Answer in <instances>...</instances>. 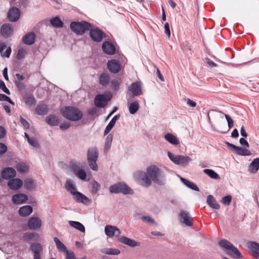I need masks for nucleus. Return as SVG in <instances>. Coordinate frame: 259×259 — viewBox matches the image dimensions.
I'll return each mask as SVG.
<instances>
[{
  "mask_svg": "<svg viewBox=\"0 0 259 259\" xmlns=\"http://www.w3.org/2000/svg\"><path fill=\"white\" fill-rule=\"evenodd\" d=\"M33 211L32 207L30 205H24L18 210L19 215L22 217H27L29 216Z\"/></svg>",
  "mask_w": 259,
  "mask_h": 259,
  "instance_id": "5701e85b",
  "label": "nucleus"
},
{
  "mask_svg": "<svg viewBox=\"0 0 259 259\" xmlns=\"http://www.w3.org/2000/svg\"><path fill=\"white\" fill-rule=\"evenodd\" d=\"M30 250L33 253V259H40L42 253V246L39 243H33L30 246Z\"/></svg>",
  "mask_w": 259,
  "mask_h": 259,
  "instance_id": "dca6fc26",
  "label": "nucleus"
},
{
  "mask_svg": "<svg viewBox=\"0 0 259 259\" xmlns=\"http://www.w3.org/2000/svg\"><path fill=\"white\" fill-rule=\"evenodd\" d=\"M112 87L115 89L117 90L119 88L120 82L116 79L112 80L111 81Z\"/></svg>",
  "mask_w": 259,
  "mask_h": 259,
  "instance_id": "e2e57ef3",
  "label": "nucleus"
},
{
  "mask_svg": "<svg viewBox=\"0 0 259 259\" xmlns=\"http://www.w3.org/2000/svg\"><path fill=\"white\" fill-rule=\"evenodd\" d=\"M181 180L184 183V184L188 188L192 190H195L196 191H199V188L193 182H191L183 178H181Z\"/></svg>",
  "mask_w": 259,
  "mask_h": 259,
  "instance_id": "a19ab883",
  "label": "nucleus"
},
{
  "mask_svg": "<svg viewBox=\"0 0 259 259\" xmlns=\"http://www.w3.org/2000/svg\"><path fill=\"white\" fill-rule=\"evenodd\" d=\"M65 188L66 190L69 191L70 193H71L72 195L75 194L77 191L76 190V188L71 180H67L66 184H65Z\"/></svg>",
  "mask_w": 259,
  "mask_h": 259,
  "instance_id": "c9c22d12",
  "label": "nucleus"
},
{
  "mask_svg": "<svg viewBox=\"0 0 259 259\" xmlns=\"http://www.w3.org/2000/svg\"><path fill=\"white\" fill-rule=\"evenodd\" d=\"M105 233L109 238L113 237H120V231L116 227L111 225H107L105 227Z\"/></svg>",
  "mask_w": 259,
  "mask_h": 259,
  "instance_id": "9b49d317",
  "label": "nucleus"
},
{
  "mask_svg": "<svg viewBox=\"0 0 259 259\" xmlns=\"http://www.w3.org/2000/svg\"><path fill=\"white\" fill-rule=\"evenodd\" d=\"M203 172L211 179L214 180H219L220 179L219 175L212 169H205L203 170Z\"/></svg>",
  "mask_w": 259,
  "mask_h": 259,
  "instance_id": "ea45409f",
  "label": "nucleus"
},
{
  "mask_svg": "<svg viewBox=\"0 0 259 259\" xmlns=\"http://www.w3.org/2000/svg\"><path fill=\"white\" fill-rule=\"evenodd\" d=\"M35 35L34 33L29 32L23 37V42L27 45H32L35 41Z\"/></svg>",
  "mask_w": 259,
  "mask_h": 259,
  "instance_id": "c85d7f7f",
  "label": "nucleus"
},
{
  "mask_svg": "<svg viewBox=\"0 0 259 259\" xmlns=\"http://www.w3.org/2000/svg\"><path fill=\"white\" fill-rule=\"evenodd\" d=\"M164 138L166 141L171 144L177 145L180 143L179 139L175 135L170 133H167L165 135Z\"/></svg>",
  "mask_w": 259,
  "mask_h": 259,
  "instance_id": "473e14b6",
  "label": "nucleus"
},
{
  "mask_svg": "<svg viewBox=\"0 0 259 259\" xmlns=\"http://www.w3.org/2000/svg\"><path fill=\"white\" fill-rule=\"evenodd\" d=\"M219 245L227 254L231 257L234 258L242 257L241 254L238 249L228 241L222 239L219 241Z\"/></svg>",
  "mask_w": 259,
  "mask_h": 259,
  "instance_id": "7ed1b4c3",
  "label": "nucleus"
},
{
  "mask_svg": "<svg viewBox=\"0 0 259 259\" xmlns=\"http://www.w3.org/2000/svg\"><path fill=\"white\" fill-rule=\"evenodd\" d=\"M139 104L137 101H135L130 103L128 105L130 113L134 114L137 112L139 109Z\"/></svg>",
  "mask_w": 259,
  "mask_h": 259,
  "instance_id": "79ce46f5",
  "label": "nucleus"
},
{
  "mask_svg": "<svg viewBox=\"0 0 259 259\" xmlns=\"http://www.w3.org/2000/svg\"><path fill=\"white\" fill-rule=\"evenodd\" d=\"M247 247L251 251L252 255L256 258H259V243L250 241L247 243Z\"/></svg>",
  "mask_w": 259,
  "mask_h": 259,
  "instance_id": "a211bd4d",
  "label": "nucleus"
},
{
  "mask_svg": "<svg viewBox=\"0 0 259 259\" xmlns=\"http://www.w3.org/2000/svg\"><path fill=\"white\" fill-rule=\"evenodd\" d=\"M70 126V124L68 122H64L60 124V128L62 130H66L68 129Z\"/></svg>",
  "mask_w": 259,
  "mask_h": 259,
  "instance_id": "0e129e2a",
  "label": "nucleus"
},
{
  "mask_svg": "<svg viewBox=\"0 0 259 259\" xmlns=\"http://www.w3.org/2000/svg\"><path fill=\"white\" fill-rule=\"evenodd\" d=\"M0 89L7 95H10V91L7 89L5 82L2 80H0Z\"/></svg>",
  "mask_w": 259,
  "mask_h": 259,
  "instance_id": "6e6d98bb",
  "label": "nucleus"
},
{
  "mask_svg": "<svg viewBox=\"0 0 259 259\" xmlns=\"http://www.w3.org/2000/svg\"><path fill=\"white\" fill-rule=\"evenodd\" d=\"M69 224L71 227L77 229L78 230L80 231V232H85L84 227L80 223H79L78 222H76V221H69Z\"/></svg>",
  "mask_w": 259,
  "mask_h": 259,
  "instance_id": "58836bf2",
  "label": "nucleus"
},
{
  "mask_svg": "<svg viewBox=\"0 0 259 259\" xmlns=\"http://www.w3.org/2000/svg\"><path fill=\"white\" fill-rule=\"evenodd\" d=\"M135 179L141 180L142 185L148 187L152 184V182L161 186L165 183V179L162 176V171L158 166L152 165L147 168L146 172L138 171L134 174Z\"/></svg>",
  "mask_w": 259,
  "mask_h": 259,
  "instance_id": "f257e3e1",
  "label": "nucleus"
},
{
  "mask_svg": "<svg viewBox=\"0 0 259 259\" xmlns=\"http://www.w3.org/2000/svg\"><path fill=\"white\" fill-rule=\"evenodd\" d=\"M73 198L78 202L88 205L91 203V200L85 195L79 192H76L73 195Z\"/></svg>",
  "mask_w": 259,
  "mask_h": 259,
  "instance_id": "4be33fe9",
  "label": "nucleus"
},
{
  "mask_svg": "<svg viewBox=\"0 0 259 259\" xmlns=\"http://www.w3.org/2000/svg\"><path fill=\"white\" fill-rule=\"evenodd\" d=\"M42 226L41 220L37 217L30 218L27 223V226L30 230H37Z\"/></svg>",
  "mask_w": 259,
  "mask_h": 259,
  "instance_id": "f8f14e48",
  "label": "nucleus"
},
{
  "mask_svg": "<svg viewBox=\"0 0 259 259\" xmlns=\"http://www.w3.org/2000/svg\"><path fill=\"white\" fill-rule=\"evenodd\" d=\"M102 49L104 53L109 55H112L115 53L114 47L109 42H104L102 45Z\"/></svg>",
  "mask_w": 259,
  "mask_h": 259,
  "instance_id": "bb28decb",
  "label": "nucleus"
},
{
  "mask_svg": "<svg viewBox=\"0 0 259 259\" xmlns=\"http://www.w3.org/2000/svg\"><path fill=\"white\" fill-rule=\"evenodd\" d=\"M61 113L65 118L73 121H78L83 116L82 111L79 108L73 106H67L62 108Z\"/></svg>",
  "mask_w": 259,
  "mask_h": 259,
  "instance_id": "f03ea898",
  "label": "nucleus"
},
{
  "mask_svg": "<svg viewBox=\"0 0 259 259\" xmlns=\"http://www.w3.org/2000/svg\"><path fill=\"white\" fill-rule=\"evenodd\" d=\"M227 145L233 148L234 151L237 154L242 156H249L251 155V152L248 149L241 147L236 146L232 144L227 142Z\"/></svg>",
  "mask_w": 259,
  "mask_h": 259,
  "instance_id": "f3484780",
  "label": "nucleus"
},
{
  "mask_svg": "<svg viewBox=\"0 0 259 259\" xmlns=\"http://www.w3.org/2000/svg\"><path fill=\"white\" fill-rule=\"evenodd\" d=\"M224 116H225V117L227 120V121L228 122V130H227V131H228L229 129H230L231 128H232L233 126L234 122H233V120H232V119L229 115H228L227 114H225Z\"/></svg>",
  "mask_w": 259,
  "mask_h": 259,
  "instance_id": "4d7b16f0",
  "label": "nucleus"
},
{
  "mask_svg": "<svg viewBox=\"0 0 259 259\" xmlns=\"http://www.w3.org/2000/svg\"><path fill=\"white\" fill-rule=\"evenodd\" d=\"M20 10L15 7L12 8L8 13V17L11 22L17 21L20 17Z\"/></svg>",
  "mask_w": 259,
  "mask_h": 259,
  "instance_id": "6ab92c4d",
  "label": "nucleus"
},
{
  "mask_svg": "<svg viewBox=\"0 0 259 259\" xmlns=\"http://www.w3.org/2000/svg\"><path fill=\"white\" fill-rule=\"evenodd\" d=\"M24 187L27 190L33 191L36 189V184L33 180L27 178L24 181Z\"/></svg>",
  "mask_w": 259,
  "mask_h": 259,
  "instance_id": "cd10ccee",
  "label": "nucleus"
},
{
  "mask_svg": "<svg viewBox=\"0 0 259 259\" xmlns=\"http://www.w3.org/2000/svg\"><path fill=\"white\" fill-rule=\"evenodd\" d=\"M34 233L31 232H26L24 234L23 238L24 240H30L34 238Z\"/></svg>",
  "mask_w": 259,
  "mask_h": 259,
  "instance_id": "bf43d9fd",
  "label": "nucleus"
},
{
  "mask_svg": "<svg viewBox=\"0 0 259 259\" xmlns=\"http://www.w3.org/2000/svg\"><path fill=\"white\" fill-rule=\"evenodd\" d=\"M167 155L172 162L182 166H186L192 161L191 158L188 156L174 155L169 151L167 152Z\"/></svg>",
  "mask_w": 259,
  "mask_h": 259,
  "instance_id": "39448f33",
  "label": "nucleus"
},
{
  "mask_svg": "<svg viewBox=\"0 0 259 259\" xmlns=\"http://www.w3.org/2000/svg\"><path fill=\"white\" fill-rule=\"evenodd\" d=\"M128 92L132 96H139L142 94L141 84L140 82L137 81L133 83L128 87Z\"/></svg>",
  "mask_w": 259,
  "mask_h": 259,
  "instance_id": "1a4fd4ad",
  "label": "nucleus"
},
{
  "mask_svg": "<svg viewBox=\"0 0 259 259\" xmlns=\"http://www.w3.org/2000/svg\"><path fill=\"white\" fill-rule=\"evenodd\" d=\"M16 176V171L12 167H6L1 172V176L4 180H10Z\"/></svg>",
  "mask_w": 259,
  "mask_h": 259,
  "instance_id": "ddd939ff",
  "label": "nucleus"
},
{
  "mask_svg": "<svg viewBox=\"0 0 259 259\" xmlns=\"http://www.w3.org/2000/svg\"><path fill=\"white\" fill-rule=\"evenodd\" d=\"M28 199L27 195L23 193L14 194L12 197V202L16 205H21L25 203Z\"/></svg>",
  "mask_w": 259,
  "mask_h": 259,
  "instance_id": "2eb2a0df",
  "label": "nucleus"
},
{
  "mask_svg": "<svg viewBox=\"0 0 259 259\" xmlns=\"http://www.w3.org/2000/svg\"><path fill=\"white\" fill-rule=\"evenodd\" d=\"M101 251L103 253L109 255H118L120 252L119 249L112 248H103Z\"/></svg>",
  "mask_w": 259,
  "mask_h": 259,
  "instance_id": "e433bc0d",
  "label": "nucleus"
},
{
  "mask_svg": "<svg viewBox=\"0 0 259 259\" xmlns=\"http://www.w3.org/2000/svg\"><path fill=\"white\" fill-rule=\"evenodd\" d=\"M64 253L66 255V259H76L73 251L67 250V251Z\"/></svg>",
  "mask_w": 259,
  "mask_h": 259,
  "instance_id": "052dcab7",
  "label": "nucleus"
},
{
  "mask_svg": "<svg viewBox=\"0 0 259 259\" xmlns=\"http://www.w3.org/2000/svg\"><path fill=\"white\" fill-rule=\"evenodd\" d=\"M164 29L166 34L168 36V37H169L170 36V31L169 24L167 22L165 23L164 24Z\"/></svg>",
  "mask_w": 259,
  "mask_h": 259,
  "instance_id": "338daca9",
  "label": "nucleus"
},
{
  "mask_svg": "<svg viewBox=\"0 0 259 259\" xmlns=\"http://www.w3.org/2000/svg\"><path fill=\"white\" fill-rule=\"evenodd\" d=\"M7 150V146L3 143H0V154H3L6 152Z\"/></svg>",
  "mask_w": 259,
  "mask_h": 259,
  "instance_id": "774afa93",
  "label": "nucleus"
},
{
  "mask_svg": "<svg viewBox=\"0 0 259 259\" xmlns=\"http://www.w3.org/2000/svg\"><path fill=\"white\" fill-rule=\"evenodd\" d=\"M231 199H232L231 196L227 195L222 198V202L225 205H229L231 203Z\"/></svg>",
  "mask_w": 259,
  "mask_h": 259,
  "instance_id": "13d9d810",
  "label": "nucleus"
},
{
  "mask_svg": "<svg viewBox=\"0 0 259 259\" xmlns=\"http://www.w3.org/2000/svg\"><path fill=\"white\" fill-rule=\"evenodd\" d=\"M2 35L6 37L11 36L13 33V29L11 25L5 24L2 25L1 29Z\"/></svg>",
  "mask_w": 259,
  "mask_h": 259,
  "instance_id": "b1692460",
  "label": "nucleus"
},
{
  "mask_svg": "<svg viewBox=\"0 0 259 259\" xmlns=\"http://www.w3.org/2000/svg\"><path fill=\"white\" fill-rule=\"evenodd\" d=\"M0 101H7L13 105L15 104L14 102L9 97L2 94H0Z\"/></svg>",
  "mask_w": 259,
  "mask_h": 259,
  "instance_id": "5fc2aeb1",
  "label": "nucleus"
},
{
  "mask_svg": "<svg viewBox=\"0 0 259 259\" xmlns=\"http://www.w3.org/2000/svg\"><path fill=\"white\" fill-rule=\"evenodd\" d=\"M11 53L10 47H7L6 44L0 43V53L2 57L9 58Z\"/></svg>",
  "mask_w": 259,
  "mask_h": 259,
  "instance_id": "a878e982",
  "label": "nucleus"
},
{
  "mask_svg": "<svg viewBox=\"0 0 259 259\" xmlns=\"http://www.w3.org/2000/svg\"><path fill=\"white\" fill-rule=\"evenodd\" d=\"M92 190L93 194H96L100 189V185L96 181H93L91 183Z\"/></svg>",
  "mask_w": 259,
  "mask_h": 259,
  "instance_id": "8fccbe9b",
  "label": "nucleus"
},
{
  "mask_svg": "<svg viewBox=\"0 0 259 259\" xmlns=\"http://www.w3.org/2000/svg\"><path fill=\"white\" fill-rule=\"evenodd\" d=\"M23 181L19 178H13L8 182L7 186L11 190L17 191L20 189L22 185Z\"/></svg>",
  "mask_w": 259,
  "mask_h": 259,
  "instance_id": "4468645a",
  "label": "nucleus"
},
{
  "mask_svg": "<svg viewBox=\"0 0 259 259\" xmlns=\"http://www.w3.org/2000/svg\"><path fill=\"white\" fill-rule=\"evenodd\" d=\"M112 138L113 136L111 134L109 135L107 137L105 143V151H107L110 148L112 141Z\"/></svg>",
  "mask_w": 259,
  "mask_h": 259,
  "instance_id": "09e8293b",
  "label": "nucleus"
},
{
  "mask_svg": "<svg viewBox=\"0 0 259 259\" xmlns=\"http://www.w3.org/2000/svg\"><path fill=\"white\" fill-rule=\"evenodd\" d=\"M75 175L77 177H78L79 179L84 180L87 177V174L85 171L83 169H80L78 170L76 173Z\"/></svg>",
  "mask_w": 259,
  "mask_h": 259,
  "instance_id": "603ef678",
  "label": "nucleus"
},
{
  "mask_svg": "<svg viewBox=\"0 0 259 259\" xmlns=\"http://www.w3.org/2000/svg\"><path fill=\"white\" fill-rule=\"evenodd\" d=\"M20 122L25 128H28L29 127V124L27 121L24 119L22 116L20 117Z\"/></svg>",
  "mask_w": 259,
  "mask_h": 259,
  "instance_id": "69168bd1",
  "label": "nucleus"
},
{
  "mask_svg": "<svg viewBox=\"0 0 259 259\" xmlns=\"http://www.w3.org/2000/svg\"><path fill=\"white\" fill-rule=\"evenodd\" d=\"M98 152L96 148H90L87 152V160L91 168L97 171L98 169L97 161L98 158Z\"/></svg>",
  "mask_w": 259,
  "mask_h": 259,
  "instance_id": "20e7f679",
  "label": "nucleus"
},
{
  "mask_svg": "<svg viewBox=\"0 0 259 259\" xmlns=\"http://www.w3.org/2000/svg\"><path fill=\"white\" fill-rule=\"evenodd\" d=\"M50 23L52 26L57 28L63 27V23L58 17H56L50 20Z\"/></svg>",
  "mask_w": 259,
  "mask_h": 259,
  "instance_id": "c03bdc74",
  "label": "nucleus"
},
{
  "mask_svg": "<svg viewBox=\"0 0 259 259\" xmlns=\"http://www.w3.org/2000/svg\"><path fill=\"white\" fill-rule=\"evenodd\" d=\"M90 35L93 40L96 42H100L105 36V33L98 28H90Z\"/></svg>",
  "mask_w": 259,
  "mask_h": 259,
  "instance_id": "9d476101",
  "label": "nucleus"
},
{
  "mask_svg": "<svg viewBox=\"0 0 259 259\" xmlns=\"http://www.w3.org/2000/svg\"><path fill=\"white\" fill-rule=\"evenodd\" d=\"M73 198L78 202L88 205L91 203V200L85 195L79 192H76L73 195Z\"/></svg>",
  "mask_w": 259,
  "mask_h": 259,
  "instance_id": "412c9836",
  "label": "nucleus"
},
{
  "mask_svg": "<svg viewBox=\"0 0 259 259\" xmlns=\"http://www.w3.org/2000/svg\"><path fill=\"white\" fill-rule=\"evenodd\" d=\"M95 104L98 107H103L107 102L106 98L102 95H97L94 100Z\"/></svg>",
  "mask_w": 259,
  "mask_h": 259,
  "instance_id": "c756f323",
  "label": "nucleus"
},
{
  "mask_svg": "<svg viewBox=\"0 0 259 259\" xmlns=\"http://www.w3.org/2000/svg\"><path fill=\"white\" fill-rule=\"evenodd\" d=\"M91 27L90 23L82 21L81 22H73L70 24L71 29L75 33L81 35L87 30H89Z\"/></svg>",
  "mask_w": 259,
  "mask_h": 259,
  "instance_id": "423d86ee",
  "label": "nucleus"
},
{
  "mask_svg": "<svg viewBox=\"0 0 259 259\" xmlns=\"http://www.w3.org/2000/svg\"><path fill=\"white\" fill-rule=\"evenodd\" d=\"M26 54V51L23 49H20L18 51L17 57L18 59L21 60L23 59Z\"/></svg>",
  "mask_w": 259,
  "mask_h": 259,
  "instance_id": "864d4df0",
  "label": "nucleus"
},
{
  "mask_svg": "<svg viewBox=\"0 0 259 259\" xmlns=\"http://www.w3.org/2000/svg\"><path fill=\"white\" fill-rule=\"evenodd\" d=\"M180 222L186 226L190 227L192 225L193 218L189 213L185 210H182L179 215Z\"/></svg>",
  "mask_w": 259,
  "mask_h": 259,
  "instance_id": "6e6552de",
  "label": "nucleus"
},
{
  "mask_svg": "<svg viewBox=\"0 0 259 259\" xmlns=\"http://www.w3.org/2000/svg\"><path fill=\"white\" fill-rule=\"evenodd\" d=\"M141 219L147 223L154 226H156L157 225V223L155 222V221L149 216H144L141 218Z\"/></svg>",
  "mask_w": 259,
  "mask_h": 259,
  "instance_id": "3c124183",
  "label": "nucleus"
},
{
  "mask_svg": "<svg viewBox=\"0 0 259 259\" xmlns=\"http://www.w3.org/2000/svg\"><path fill=\"white\" fill-rule=\"evenodd\" d=\"M54 241L56 243V247L59 251L65 252L68 250L64 244L57 238H54Z\"/></svg>",
  "mask_w": 259,
  "mask_h": 259,
  "instance_id": "4c0bfd02",
  "label": "nucleus"
},
{
  "mask_svg": "<svg viewBox=\"0 0 259 259\" xmlns=\"http://www.w3.org/2000/svg\"><path fill=\"white\" fill-rule=\"evenodd\" d=\"M108 69L112 73H117L120 69V65L116 60L109 61L107 64Z\"/></svg>",
  "mask_w": 259,
  "mask_h": 259,
  "instance_id": "393cba45",
  "label": "nucleus"
},
{
  "mask_svg": "<svg viewBox=\"0 0 259 259\" xmlns=\"http://www.w3.org/2000/svg\"><path fill=\"white\" fill-rule=\"evenodd\" d=\"M208 205L213 209H218L220 208V205L217 202L215 198L211 195H209L207 197L206 200Z\"/></svg>",
  "mask_w": 259,
  "mask_h": 259,
  "instance_id": "7c9ffc66",
  "label": "nucleus"
},
{
  "mask_svg": "<svg viewBox=\"0 0 259 259\" xmlns=\"http://www.w3.org/2000/svg\"><path fill=\"white\" fill-rule=\"evenodd\" d=\"M110 80L109 76L106 73H102L99 77L100 83L102 85H106L108 84Z\"/></svg>",
  "mask_w": 259,
  "mask_h": 259,
  "instance_id": "49530a36",
  "label": "nucleus"
},
{
  "mask_svg": "<svg viewBox=\"0 0 259 259\" xmlns=\"http://www.w3.org/2000/svg\"><path fill=\"white\" fill-rule=\"evenodd\" d=\"M224 117V114L219 112H213L211 114V118L213 122L217 124H220V120L223 119Z\"/></svg>",
  "mask_w": 259,
  "mask_h": 259,
  "instance_id": "f704fd0d",
  "label": "nucleus"
},
{
  "mask_svg": "<svg viewBox=\"0 0 259 259\" xmlns=\"http://www.w3.org/2000/svg\"><path fill=\"white\" fill-rule=\"evenodd\" d=\"M18 171L20 173L25 172L29 169L28 165L23 162H20L18 163L16 167Z\"/></svg>",
  "mask_w": 259,
  "mask_h": 259,
  "instance_id": "a18cd8bd",
  "label": "nucleus"
},
{
  "mask_svg": "<svg viewBox=\"0 0 259 259\" xmlns=\"http://www.w3.org/2000/svg\"><path fill=\"white\" fill-rule=\"evenodd\" d=\"M118 240L121 243L126 244L131 247H134L140 245V243L139 242L125 236H120V237L118 238Z\"/></svg>",
  "mask_w": 259,
  "mask_h": 259,
  "instance_id": "aec40b11",
  "label": "nucleus"
},
{
  "mask_svg": "<svg viewBox=\"0 0 259 259\" xmlns=\"http://www.w3.org/2000/svg\"><path fill=\"white\" fill-rule=\"evenodd\" d=\"M259 169V158H255L250 164L249 167V171L254 174Z\"/></svg>",
  "mask_w": 259,
  "mask_h": 259,
  "instance_id": "2f4dec72",
  "label": "nucleus"
},
{
  "mask_svg": "<svg viewBox=\"0 0 259 259\" xmlns=\"http://www.w3.org/2000/svg\"><path fill=\"white\" fill-rule=\"evenodd\" d=\"M111 193H122L124 194L133 193L132 190L125 184L117 183L112 185L109 188Z\"/></svg>",
  "mask_w": 259,
  "mask_h": 259,
  "instance_id": "0eeeda50",
  "label": "nucleus"
},
{
  "mask_svg": "<svg viewBox=\"0 0 259 259\" xmlns=\"http://www.w3.org/2000/svg\"><path fill=\"white\" fill-rule=\"evenodd\" d=\"M23 100L27 106H31L35 103L34 97L31 95H26L23 97Z\"/></svg>",
  "mask_w": 259,
  "mask_h": 259,
  "instance_id": "37998d69",
  "label": "nucleus"
},
{
  "mask_svg": "<svg viewBox=\"0 0 259 259\" xmlns=\"http://www.w3.org/2000/svg\"><path fill=\"white\" fill-rule=\"evenodd\" d=\"M27 141L30 145L34 147H37L38 146L37 141L35 138H30Z\"/></svg>",
  "mask_w": 259,
  "mask_h": 259,
  "instance_id": "680f3d73",
  "label": "nucleus"
},
{
  "mask_svg": "<svg viewBox=\"0 0 259 259\" xmlns=\"http://www.w3.org/2000/svg\"><path fill=\"white\" fill-rule=\"evenodd\" d=\"M46 122L51 126H56L59 123V118L54 115H50L46 118Z\"/></svg>",
  "mask_w": 259,
  "mask_h": 259,
  "instance_id": "72a5a7b5",
  "label": "nucleus"
},
{
  "mask_svg": "<svg viewBox=\"0 0 259 259\" xmlns=\"http://www.w3.org/2000/svg\"><path fill=\"white\" fill-rule=\"evenodd\" d=\"M36 112L38 115H45L48 112V107L46 105L38 106L36 108Z\"/></svg>",
  "mask_w": 259,
  "mask_h": 259,
  "instance_id": "de8ad7c7",
  "label": "nucleus"
}]
</instances>
